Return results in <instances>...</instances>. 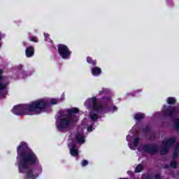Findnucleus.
Here are the masks:
<instances>
[{
	"instance_id": "6e6552de",
	"label": "nucleus",
	"mask_w": 179,
	"mask_h": 179,
	"mask_svg": "<svg viewBox=\"0 0 179 179\" xmlns=\"http://www.w3.org/2000/svg\"><path fill=\"white\" fill-rule=\"evenodd\" d=\"M8 78L2 77V70H0V90L6 89L8 85Z\"/></svg>"
},
{
	"instance_id": "412c9836",
	"label": "nucleus",
	"mask_w": 179,
	"mask_h": 179,
	"mask_svg": "<svg viewBox=\"0 0 179 179\" xmlns=\"http://www.w3.org/2000/svg\"><path fill=\"white\" fill-rule=\"evenodd\" d=\"M106 93H108V89H102L101 91H99V94H106Z\"/></svg>"
},
{
	"instance_id": "f3484780",
	"label": "nucleus",
	"mask_w": 179,
	"mask_h": 179,
	"mask_svg": "<svg viewBox=\"0 0 179 179\" xmlns=\"http://www.w3.org/2000/svg\"><path fill=\"white\" fill-rule=\"evenodd\" d=\"M166 102L168 103V104H174V103H176V98L169 97L166 99Z\"/></svg>"
},
{
	"instance_id": "dca6fc26",
	"label": "nucleus",
	"mask_w": 179,
	"mask_h": 179,
	"mask_svg": "<svg viewBox=\"0 0 179 179\" xmlns=\"http://www.w3.org/2000/svg\"><path fill=\"white\" fill-rule=\"evenodd\" d=\"M134 118L137 121H139V120H142L143 118H145V115L143 113H137L135 115Z\"/></svg>"
},
{
	"instance_id": "bb28decb",
	"label": "nucleus",
	"mask_w": 179,
	"mask_h": 179,
	"mask_svg": "<svg viewBox=\"0 0 179 179\" xmlns=\"http://www.w3.org/2000/svg\"><path fill=\"white\" fill-rule=\"evenodd\" d=\"M44 36H45V41H48L47 38L50 37V34L44 33Z\"/></svg>"
},
{
	"instance_id": "4be33fe9",
	"label": "nucleus",
	"mask_w": 179,
	"mask_h": 179,
	"mask_svg": "<svg viewBox=\"0 0 179 179\" xmlns=\"http://www.w3.org/2000/svg\"><path fill=\"white\" fill-rule=\"evenodd\" d=\"M175 128L176 129H179V119L175 121Z\"/></svg>"
},
{
	"instance_id": "a878e982",
	"label": "nucleus",
	"mask_w": 179,
	"mask_h": 179,
	"mask_svg": "<svg viewBox=\"0 0 179 179\" xmlns=\"http://www.w3.org/2000/svg\"><path fill=\"white\" fill-rule=\"evenodd\" d=\"M131 139H132V136L128 135V136H127V141L128 142H129V141H131Z\"/></svg>"
},
{
	"instance_id": "0eeeda50",
	"label": "nucleus",
	"mask_w": 179,
	"mask_h": 179,
	"mask_svg": "<svg viewBox=\"0 0 179 179\" xmlns=\"http://www.w3.org/2000/svg\"><path fill=\"white\" fill-rule=\"evenodd\" d=\"M174 142H176V138H174L165 139L162 143L161 153L162 155H165V153H167V152H169V149H170Z\"/></svg>"
},
{
	"instance_id": "9b49d317",
	"label": "nucleus",
	"mask_w": 179,
	"mask_h": 179,
	"mask_svg": "<svg viewBox=\"0 0 179 179\" xmlns=\"http://www.w3.org/2000/svg\"><path fill=\"white\" fill-rule=\"evenodd\" d=\"M25 54L27 58H31V57L34 55V48H33V46L27 48L25 50Z\"/></svg>"
},
{
	"instance_id": "f8f14e48",
	"label": "nucleus",
	"mask_w": 179,
	"mask_h": 179,
	"mask_svg": "<svg viewBox=\"0 0 179 179\" xmlns=\"http://www.w3.org/2000/svg\"><path fill=\"white\" fill-rule=\"evenodd\" d=\"M41 100H46V102H47L46 106L45 107L43 113L45 111V108H47V106H48L49 103H50V104H58V103H59V101H58V99H41Z\"/></svg>"
},
{
	"instance_id": "aec40b11",
	"label": "nucleus",
	"mask_w": 179,
	"mask_h": 179,
	"mask_svg": "<svg viewBox=\"0 0 179 179\" xmlns=\"http://www.w3.org/2000/svg\"><path fill=\"white\" fill-rule=\"evenodd\" d=\"M30 41H34V43H38V38L36 36H32L29 38Z\"/></svg>"
},
{
	"instance_id": "39448f33",
	"label": "nucleus",
	"mask_w": 179,
	"mask_h": 179,
	"mask_svg": "<svg viewBox=\"0 0 179 179\" xmlns=\"http://www.w3.org/2000/svg\"><path fill=\"white\" fill-rule=\"evenodd\" d=\"M93 124L94 122H90L87 120V119L85 118L83 120V122L77 129V132L76 133V135L74 136V140L77 143H80V145H82V143H85V136L83 135V128H86V125L88 127H87V129L88 132H92L94 128H93Z\"/></svg>"
},
{
	"instance_id": "423d86ee",
	"label": "nucleus",
	"mask_w": 179,
	"mask_h": 179,
	"mask_svg": "<svg viewBox=\"0 0 179 179\" xmlns=\"http://www.w3.org/2000/svg\"><path fill=\"white\" fill-rule=\"evenodd\" d=\"M58 51L59 55L62 57V58H63V59H69V58L71 57V51H69L68 46L65 45H59Z\"/></svg>"
},
{
	"instance_id": "393cba45",
	"label": "nucleus",
	"mask_w": 179,
	"mask_h": 179,
	"mask_svg": "<svg viewBox=\"0 0 179 179\" xmlns=\"http://www.w3.org/2000/svg\"><path fill=\"white\" fill-rule=\"evenodd\" d=\"M87 164H88L87 160H83V161L82 162V166H83V167H85V166H87Z\"/></svg>"
},
{
	"instance_id": "ddd939ff",
	"label": "nucleus",
	"mask_w": 179,
	"mask_h": 179,
	"mask_svg": "<svg viewBox=\"0 0 179 179\" xmlns=\"http://www.w3.org/2000/svg\"><path fill=\"white\" fill-rule=\"evenodd\" d=\"M138 143H139V138H134L133 144L131 142H129V147L131 149V150H135V148L138 146Z\"/></svg>"
},
{
	"instance_id": "5701e85b",
	"label": "nucleus",
	"mask_w": 179,
	"mask_h": 179,
	"mask_svg": "<svg viewBox=\"0 0 179 179\" xmlns=\"http://www.w3.org/2000/svg\"><path fill=\"white\" fill-rule=\"evenodd\" d=\"M171 166L173 167V169H176L177 167V163L176 162H171Z\"/></svg>"
},
{
	"instance_id": "b1692460",
	"label": "nucleus",
	"mask_w": 179,
	"mask_h": 179,
	"mask_svg": "<svg viewBox=\"0 0 179 179\" xmlns=\"http://www.w3.org/2000/svg\"><path fill=\"white\" fill-rule=\"evenodd\" d=\"M178 155V148H176V150L173 153V157H177Z\"/></svg>"
},
{
	"instance_id": "cd10ccee",
	"label": "nucleus",
	"mask_w": 179,
	"mask_h": 179,
	"mask_svg": "<svg viewBox=\"0 0 179 179\" xmlns=\"http://www.w3.org/2000/svg\"><path fill=\"white\" fill-rule=\"evenodd\" d=\"M65 100V94H62L61 97V101H64Z\"/></svg>"
},
{
	"instance_id": "20e7f679",
	"label": "nucleus",
	"mask_w": 179,
	"mask_h": 179,
	"mask_svg": "<svg viewBox=\"0 0 179 179\" xmlns=\"http://www.w3.org/2000/svg\"><path fill=\"white\" fill-rule=\"evenodd\" d=\"M79 112V109L73 108L61 112L60 117L57 120L56 125L59 131L68 132L73 124L79 120L75 114Z\"/></svg>"
},
{
	"instance_id": "a211bd4d",
	"label": "nucleus",
	"mask_w": 179,
	"mask_h": 179,
	"mask_svg": "<svg viewBox=\"0 0 179 179\" xmlns=\"http://www.w3.org/2000/svg\"><path fill=\"white\" fill-rule=\"evenodd\" d=\"M143 169V166H142V164H138L136 168V172L141 173V171H142Z\"/></svg>"
},
{
	"instance_id": "4468645a",
	"label": "nucleus",
	"mask_w": 179,
	"mask_h": 179,
	"mask_svg": "<svg viewBox=\"0 0 179 179\" xmlns=\"http://www.w3.org/2000/svg\"><path fill=\"white\" fill-rule=\"evenodd\" d=\"M152 147L150 145H143L141 147H139L138 152H141L143 150V152H148V153H152L153 150H152Z\"/></svg>"
},
{
	"instance_id": "f257e3e1",
	"label": "nucleus",
	"mask_w": 179,
	"mask_h": 179,
	"mask_svg": "<svg viewBox=\"0 0 179 179\" xmlns=\"http://www.w3.org/2000/svg\"><path fill=\"white\" fill-rule=\"evenodd\" d=\"M17 152L20 173L24 174V177L27 179H36L38 178V176L43 171V169L40 165L31 167L32 164L38 163V159L34 152L27 148V144L24 142H21L20 145L17 147Z\"/></svg>"
},
{
	"instance_id": "9d476101",
	"label": "nucleus",
	"mask_w": 179,
	"mask_h": 179,
	"mask_svg": "<svg viewBox=\"0 0 179 179\" xmlns=\"http://www.w3.org/2000/svg\"><path fill=\"white\" fill-rule=\"evenodd\" d=\"M70 154L71 156H78L79 155V151H78V148H76V144L71 143L69 144Z\"/></svg>"
},
{
	"instance_id": "6ab92c4d",
	"label": "nucleus",
	"mask_w": 179,
	"mask_h": 179,
	"mask_svg": "<svg viewBox=\"0 0 179 179\" xmlns=\"http://www.w3.org/2000/svg\"><path fill=\"white\" fill-rule=\"evenodd\" d=\"M87 62H88V64H92V65H96V60H93L90 57L87 58Z\"/></svg>"
},
{
	"instance_id": "7c9ffc66",
	"label": "nucleus",
	"mask_w": 179,
	"mask_h": 179,
	"mask_svg": "<svg viewBox=\"0 0 179 179\" xmlns=\"http://www.w3.org/2000/svg\"><path fill=\"white\" fill-rule=\"evenodd\" d=\"M22 44L24 46H26V42H23Z\"/></svg>"
},
{
	"instance_id": "c85d7f7f",
	"label": "nucleus",
	"mask_w": 179,
	"mask_h": 179,
	"mask_svg": "<svg viewBox=\"0 0 179 179\" xmlns=\"http://www.w3.org/2000/svg\"><path fill=\"white\" fill-rule=\"evenodd\" d=\"M155 179H162V178L160 177V176L157 175L155 176Z\"/></svg>"
},
{
	"instance_id": "2f4dec72",
	"label": "nucleus",
	"mask_w": 179,
	"mask_h": 179,
	"mask_svg": "<svg viewBox=\"0 0 179 179\" xmlns=\"http://www.w3.org/2000/svg\"><path fill=\"white\" fill-rule=\"evenodd\" d=\"M0 47H1V43H0Z\"/></svg>"
},
{
	"instance_id": "7ed1b4c3",
	"label": "nucleus",
	"mask_w": 179,
	"mask_h": 179,
	"mask_svg": "<svg viewBox=\"0 0 179 179\" xmlns=\"http://www.w3.org/2000/svg\"><path fill=\"white\" fill-rule=\"evenodd\" d=\"M47 106V100L38 99L28 105H17L13 107L12 113L15 115H37L41 114Z\"/></svg>"
},
{
	"instance_id": "2eb2a0df",
	"label": "nucleus",
	"mask_w": 179,
	"mask_h": 179,
	"mask_svg": "<svg viewBox=\"0 0 179 179\" xmlns=\"http://www.w3.org/2000/svg\"><path fill=\"white\" fill-rule=\"evenodd\" d=\"M92 74L93 76H99L101 73V69L99 67L95 66L91 70Z\"/></svg>"
},
{
	"instance_id": "c756f323",
	"label": "nucleus",
	"mask_w": 179,
	"mask_h": 179,
	"mask_svg": "<svg viewBox=\"0 0 179 179\" xmlns=\"http://www.w3.org/2000/svg\"><path fill=\"white\" fill-rule=\"evenodd\" d=\"M127 174H132V172L131 171H127Z\"/></svg>"
},
{
	"instance_id": "f03ea898",
	"label": "nucleus",
	"mask_w": 179,
	"mask_h": 179,
	"mask_svg": "<svg viewBox=\"0 0 179 179\" xmlns=\"http://www.w3.org/2000/svg\"><path fill=\"white\" fill-rule=\"evenodd\" d=\"M113 104V100L110 97H104L102 99V103L101 104L97 103V99L96 97H93L87 99L85 106L87 108H90L92 107L93 110L90 113V117L91 121L94 122L97 118H99V113H115L118 108L117 106H113L110 108V106Z\"/></svg>"
},
{
	"instance_id": "1a4fd4ad",
	"label": "nucleus",
	"mask_w": 179,
	"mask_h": 179,
	"mask_svg": "<svg viewBox=\"0 0 179 179\" xmlns=\"http://www.w3.org/2000/svg\"><path fill=\"white\" fill-rule=\"evenodd\" d=\"M177 108H172L171 106H164L163 108V113L166 115H173L176 113Z\"/></svg>"
}]
</instances>
